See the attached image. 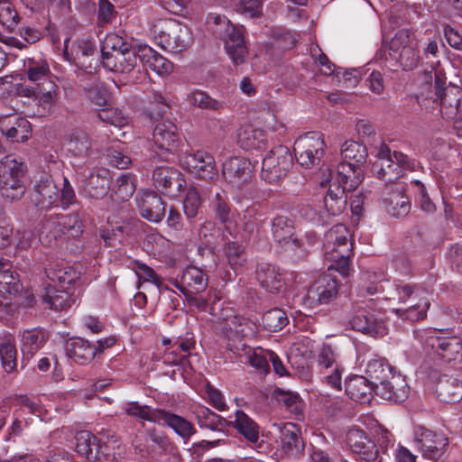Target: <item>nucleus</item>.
Listing matches in <instances>:
<instances>
[{"label":"nucleus","mask_w":462,"mask_h":462,"mask_svg":"<svg viewBox=\"0 0 462 462\" xmlns=\"http://www.w3.org/2000/svg\"><path fill=\"white\" fill-rule=\"evenodd\" d=\"M367 378L375 388V394L383 399L402 402L408 397L409 388L400 374L383 358H373L366 365Z\"/></svg>","instance_id":"f257e3e1"},{"label":"nucleus","mask_w":462,"mask_h":462,"mask_svg":"<svg viewBox=\"0 0 462 462\" xmlns=\"http://www.w3.org/2000/svg\"><path fill=\"white\" fill-rule=\"evenodd\" d=\"M350 232L343 224L331 227L325 235L323 245L325 260L330 262L328 270H336L343 277H348L351 273L350 257L353 252V243Z\"/></svg>","instance_id":"f03ea898"},{"label":"nucleus","mask_w":462,"mask_h":462,"mask_svg":"<svg viewBox=\"0 0 462 462\" xmlns=\"http://www.w3.org/2000/svg\"><path fill=\"white\" fill-rule=\"evenodd\" d=\"M206 23L212 34L224 41L226 51L234 64L244 63L248 51L242 29L234 26L225 15L213 13L208 14Z\"/></svg>","instance_id":"7ed1b4c3"},{"label":"nucleus","mask_w":462,"mask_h":462,"mask_svg":"<svg viewBox=\"0 0 462 462\" xmlns=\"http://www.w3.org/2000/svg\"><path fill=\"white\" fill-rule=\"evenodd\" d=\"M396 297L400 303H410L407 308L393 309L399 319L411 322L426 318L430 303L427 291L416 283L397 282L394 283Z\"/></svg>","instance_id":"20e7f679"},{"label":"nucleus","mask_w":462,"mask_h":462,"mask_svg":"<svg viewBox=\"0 0 462 462\" xmlns=\"http://www.w3.org/2000/svg\"><path fill=\"white\" fill-rule=\"evenodd\" d=\"M154 38L163 50L179 53L192 43L189 27L174 19L159 20L152 26Z\"/></svg>","instance_id":"39448f33"},{"label":"nucleus","mask_w":462,"mask_h":462,"mask_svg":"<svg viewBox=\"0 0 462 462\" xmlns=\"http://www.w3.org/2000/svg\"><path fill=\"white\" fill-rule=\"evenodd\" d=\"M377 160L373 163V174L385 183L393 182L402 175L403 170L411 169L412 165L407 155L391 149L385 143L378 147Z\"/></svg>","instance_id":"423d86ee"},{"label":"nucleus","mask_w":462,"mask_h":462,"mask_svg":"<svg viewBox=\"0 0 462 462\" xmlns=\"http://www.w3.org/2000/svg\"><path fill=\"white\" fill-rule=\"evenodd\" d=\"M272 234L276 243L292 251L306 253L317 243V236L313 232L299 236L293 220L286 216H277L273 219Z\"/></svg>","instance_id":"0eeeda50"},{"label":"nucleus","mask_w":462,"mask_h":462,"mask_svg":"<svg viewBox=\"0 0 462 462\" xmlns=\"http://www.w3.org/2000/svg\"><path fill=\"white\" fill-rule=\"evenodd\" d=\"M24 165L14 155H6L0 160V192L3 198L10 201L19 200L24 195L26 188L23 181Z\"/></svg>","instance_id":"6e6552de"},{"label":"nucleus","mask_w":462,"mask_h":462,"mask_svg":"<svg viewBox=\"0 0 462 462\" xmlns=\"http://www.w3.org/2000/svg\"><path fill=\"white\" fill-rule=\"evenodd\" d=\"M326 144L319 132H309L295 142L293 151L298 162L306 169L318 166L324 155Z\"/></svg>","instance_id":"1a4fd4ad"},{"label":"nucleus","mask_w":462,"mask_h":462,"mask_svg":"<svg viewBox=\"0 0 462 462\" xmlns=\"http://www.w3.org/2000/svg\"><path fill=\"white\" fill-rule=\"evenodd\" d=\"M293 166V157L288 147L278 145L272 149L263 160L262 178L273 183L285 177Z\"/></svg>","instance_id":"9d476101"},{"label":"nucleus","mask_w":462,"mask_h":462,"mask_svg":"<svg viewBox=\"0 0 462 462\" xmlns=\"http://www.w3.org/2000/svg\"><path fill=\"white\" fill-rule=\"evenodd\" d=\"M442 330L430 329L418 337L423 340L425 346L431 349L444 361L454 360L462 351V343L457 337H445Z\"/></svg>","instance_id":"9b49d317"},{"label":"nucleus","mask_w":462,"mask_h":462,"mask_svg":"<svg viewBox=\"0 0 462 462\" xmlns=\"http://www.w3.org/2000/svg\"><path fill=\"white\" fill-rule=\"evenodd\" d=\"M414 442L424 458L437 461L446 452L448 439L443 434L419 426L414 431Z\"/></svg>","instance_id":"f8f14e48"},{"label":"nucleus","mask_w":462,"mask_h":462,"mask_svg":"<svg viewBox=\"0 0 462 462\" xmlns=\"http://www.w3.org/2000/svg\"><path fill=\"white\" fill-rule=\"evenodd\" d=\"M338 288L336 278L329 274L321 275L308 288L304 301L310 308L328 304L337 298Z\"/></svg>","instance_id":"ddd939ff"},{"label":"nucleus","mask_w":462,"mask_h":462,"mask_svg":"<svg viewBox=\"0 0 462 462\" xmlns=\"http://www.w3.org/2000/svg\"><path fill=\"white\" fill-rule=\"evenodd\" d=\"M152 140L154 144L161 151L160 158L167 161L169 155H172L180 144V134L177 125L171 121H162L156 124Z\"/></svg>","instance_id":"4468645a"},{"label":"nucleus","mask_w":462,"mask_h":462,"mask_svg":"<svg viewBox=\"0 0 462 462\" xmlns=\"http://www.w3.org/2000/svg\"><path fill=\"white\" fill-rule=\"evenodd\" d=\"M277 430L275 442L282 454L289 457L298 456L304 448V443L298 426L291 422L274 424Z\"/></svg>","instance_id":"2eb2a0df"},{"label":"nucleus","mask_w":462,"mask_h":462,"mask_svg":"<svg viewBox=\"0 0 462 462\" xmlns=\"http://www.w3.org/2000/svg\"><path fill=\"white\" fill-rule=\"evenodd\" d=\"M182 163L200 179L213 180L217 175L214 157L205 151L187 152L182 157Z\"/></svg>","instance_id":"dca6fc26"},{"label":"nucleus","mask_w":462,"mask_h":462,"mask_svg":"<svg viewBox=\"0 0 462 462\" xmlns=\"http://www.w3.org/2000/svg\"><path fill=\"white\" fill-rule=\"evenodd\" d=\"M232 351L239 359V362L254 368L261 375H266L270 372L269 356L271 351L263 348H254L242 342L233 346Z\"/></svg>","instance_id":"f3484780"},{"label":"nucleus","mask_w":462,"mask_h":462,"mask_svg":"<svg viewBox=\"0 0 462 462\" xmlns=\"http://www.w3.org/2000/svg\"><path fill=\"white\" fill-rule=\"evenodd\" d=\"M76 451L88 461H97L101 457H108V447L101 444L96 436L87 430H82L75 435Z\"/></svg>","instance_id":"a211bd4d"},{"label":"nucleus","mask_w":462,"mask_h":462,"mask_svg":"<svg viewBox=\"0 0 462 462\" xmlns=\"http://www.w3.org/2000/svg\"><path fill=\"white\" fill-rule=\"evenodd\" d=\"M155 187L163 193L175 196L182 187L184 180L174 168L157 166L152 173Z\"/></svg>","instance_id":"6ab92c4d"},{"label":"nucleus","mask_w":462,"mask_h":462,"mask_svg":"<svg viewBox=\"0 0 462 462\" xmlns=\"http://www.w3.org/2000/svg\"><path fill=\"white\" fill-rule=\"evenodd\" d=\"M222 173L227 182L240 187L251 178V163L245 158L232 157L224 162Z\"/></svg>","instance_id":"aec40b11"},{"label":"nucleus","mask_w":462,"mask_h":462,"mask_svg":"<svg viewBox=\"0 0 462 462\" xmlns=\"http://www.w3.org/2000/svg\"><path fill=\"white\" fill-rule=\"evenodd\" d=\"M141 52H132L131 51L125 54L110 53L108 51H102V63L107 69L116 73H130L137 66L140 60Z\"/></svg>","instance_id":"412c9836"},{"label":"nucleus","mask_w":462,"mask_h":462,"mask_svg":"<svg viewBox=\"0 0 462 462\" xmlns=\"http://www.w3.org/2000/svg\"><path fill=\"white\" fill-rule=\"evenodd\" d=\"M140 214L145 219L158 223L165 215V204L153 191H143L138 199Z\"/></svg>","instance_id":"4be33fe9"},{"label":"nucleus","mask_w":462,"mask_h":462,"mask_svg":"<svg viewBox=\"0 0 462 462\" xmlns=\"http://www.w3.org/2000/svg\"><path fill=\"white\" fill-rule=\"evenodd\" d=\"M255 278L260 286L270 293H279L284 285L279 269L268 263L257 264Z\"/></svg>","instance_id":"5701e85b"},{"label":"nucleus","mask_w":462,"mask_h":462,"mask_svg":"<svg viewBox=\"0 0 462 462\" xmlns=\"http://www.w3.org/2000/svg\"><path fill=\"white\" fill-rule=\"evenodd\" d=\"M336 186H340L346 192L355 190L363 181V171L360 166L352 162H342L337 166L334 177Z\"/></svg>","instance_id":"b1692460"},{"label":"nucleus","mask_w":462,"mask_h":462,"mask_svg":"<svg viewBox=\"0 0 462 462\" xmlns=\"http://www.w3.org/2000/svg\"><path fill=\"white\" fill-rule=\"evenodd\" d=\"M447 87V78L441 71L425 72L418 98L420 97L437 103Z\"/></svg>","instance_id":"393cba45"},{"label":"nucleus","mask_w":462,"mask_h":462,"mask_svg":"<svg viewBox=\"0 0 462 462\" xmlns=\"http://www.w3.org/2000/svg\"><path fill=\"white\" fill-rule=\"evenodd\" d=\"M159 415L158 423H162V425L171 429L176 435L184 440V442L189 441L197 432L193 423L180 415L163 409L161 410V413H159Z\"/></svg>","instance_id":"a878e982"},{"label":"nucleus","mask_w":462,"mask_h":462,"mask_svg":"<svg viewBox=\"0 0 462 462\" xmlns=\"http://www.w3.org/2000/svg\"><path fill=\"white\" fill-rule=\"evenodd\" d=\"M36 206L48 209L59 204V189L52 180L45 177L39 180L34 186Z\"/></svg>","instance_id":"bb28decb"},{"label":"nucleus","mask_w":462,"mask_h":462,"mask_svg":"<svg viewBox=\"0 0 462 462\" xmlns=\"http://www.w3.org/2000/svg\"><path fill=\"white\" fill-rule=\"evenodd\" d=\"M350 324L353 329L371 337L383 336L386 333L384 322L369 312L357 313L350 320Z\"/></svg>","instance_id":"cd10ccee"},{"label":"nucleus","mask_w":462,"mask_h":462,"mask_svg":"<svg viewBox=\"0 0 462 462\" xmlns=\"http://www.w3.org/2000/svg\"><path fill=\"white\" fill-rule=\"evenodd\" d=\"M208 286V280L203 272L195 267H187L180 277V280L176 282V287L182 292H202Z\"/></svg>","instance_id":"c85d7f7f"},{"label":"nucleus","mask_w":462,"mask_h":462,"mask_svg":"<svg viewBox=\"0 0 462 462\" xmlns=\"http://www.w3.org/2000/svg\"><path fill=\"white\" fill-rule=\"evenodd\" d=\"M42 298L50 309L56 311L67 310L76 301L68 289L59 290L50 283L44 286Z\"/></svg>","instance_id":"c756f323"},{"label":"nucleus","mask_w":462,"mask_h":462,"mask_svg":"<svg viewBox=\"0 0 462 462\" xmlns=\"http://www.w3.org/2000/svg\"><path fill=\"white\" fill-rule=\"evenodd\" d=\"M210 208L221 224L224 225L225 230L232 235V229L235 226L232 221V210L228 203V198L224 190L215 193L210 199Z\"/></svg>","instance_id":"7c9ffc66"},{"label":"nucleus","mask_w":462,"mask_h":462,"mask_svg":"<svg viewBox=\"0 0 462 462\" xmlns=\"http://www.w3.org/2000/svg\"><path fill=\"white\" fill-rule=\"evenodd\" d=\"M65 349L67 356L80 365L89 363L97 355L96 346L81 337L69 340Z\"/></svg>","instance_id":"2f4dec72"},{"label":"nucleus","mask_w":462,"mask_h":462,"mask_svg":"<svg viewBox=\"0 0 462 462\" xmlns=\"http://www.w3.org/2000/svg\"><path fill=\"white\" fill-rule=\"evenodd\" d=\"M228 426L234 427L244 437L248 445H254L259 440V426L243 411H236L235 420L229 421Z\"/></svg>","instance_id":"473e14b6"},{"label":"nucleus","mask_w":462,"mask_h":462,"mask_svg":"<svg viewBox=\"0 0 462 462\" xmlns=\"http://www.w3.org/2000/svg\"><path fill=\"white\" fill-rule=\"evenodd\" d=\"M462 99V90L455 86H448L437 102L440 106V113L445 119H454L459 110Z\"/></svg>","instance_id":"72a5a7b5"},{"label":"nucleus","mask_w":462,"mask_h":462,"mask_svg":"<svg viewBox=\"0 0 462 462\" xmlns=\"http://www.w3.org/2000/svg\"><path fill=\"white\" fill-rule=\"evenodd\" d=\"M96 53V46L91 41L78 40L74 42L70 52L68 51V46L65 45L64 55L66 59L79 68H88L87 60Z\"/></svg>","instance_id":"f704fd0d"},{"label":"nucleus","mask_w":462,"mask_h":462,"mask_svg":"<svg viewBox=\"0 0 462 462\" xmlns=\"http://www.w3.org/2000/svg\"><path fill=\"white\" fill-rule=\"evenodd\" d=\"M405 186L396 184L395 190L384 199L386 209L394 217H402L408 215L411 209L409 198L404 194Z\"/></svg>","instance_id":"c9c22d12"},{"label":"nucleus","mask_w":462,"mask_h":462,"mask_svg":"<svg viewBox=\"0 0 462 462\" xmlns=\"http://www.w3.org/2000/svg\"><path fill=\"white\" fill-rule=\"evenodd\" d=\"M436 393L443 402H457L462 398V383L455 377L443 375L437 383Z\"/></svg>","instance_id":"e433bc0d"},{"label":"nucleus","mask_w":462,"mask_h":462,"mask_svg":"<svg viewBox=\"0 0 462 462\" xmlns=\"http://www.w3.org/2000/svg\"><path fill=\"white\" fill-rule=\"evenodd\" d=\"M46 333L41 328L25 329L21 334V351L25 359L32 358L46 342Z\"/></svg>","instance_id":"4c0bfd02"},{"label":"nucleus","mask_w":462,"mask_h":462,"mask_svg":"<svg viewBox=\"0 0 462 462\" xmlns=\"http://www.w3.org/2000/svg\"><path fill=\"white\" fill-rule=\"evenodd\" d=\"M64 146L68 152L79 158L88 156L91 151L90 138L87 133L81 130L68 134L65 137Z\"/></svg>","instance_id":"58836bf2"},{"label":"nucleus","mask_w":462,"mask_h":462,"mask_svg":"<svg viewBox=\"0 0 462 462\" xmlns=\"http://www.w3.org/2000/svg\"><path fill=\"white\" fill-rule=\"evenodd\" d=\"M346 394L354 401L366 402L375 388L367 377L355 375L345 383Z\"/></svg>","instance_id":"ea45409f"},{"label":"nucleus","mask_w":462,"mask_h":462,"mask_svg":"<svg viewBox=\"0 0 462 462\" xmlns=\"http://www.w3.org/2000/svg\"><path fill=\"white\" fill-rule=\"evenodd\" d=\"M110 174L106 170L91 173L85 182V191L90 198L103 199L110 189Z\"/></svg>","instance_id":"a19ab883"},{"label":"nucleus","mask_w":462,"mask_h":462,"mask_svg":"<svg viewBox=\"0 0 462 462\" xmlns=\"http://www.w3.org/2000/svg\"><path fill=\"white\" fill-rule=\"evenodd\" d=\"M140 61L158 75H167L172 70V63L150 47L141 51Z\"/></svg>","instance_id":"79ce46f5"},{"label":"nucleus","mask_w":462,"mask_h":462,"mask_svg":"<svg viewBox=\"0 0 462 462\" xmlns=\"http://www.w3.org/2000/svg\"><path fill=\"white\" fill-rule=\"evenodd\" d=\"M198 240L199 243H202V245L211 249H216L227 240V237H226L224 231L215 222L207 220L200 225L198 230Z\"/></svg>","instance_id":"37998d69"},{"label":"nucleus","mask_w":462,"mask_h":462,"mask_svg":"<svg viewBox=\"0 0 462 462\" xmlns=\"http://www.w3.org/2000/svg\"><path fill=\"white\" fill-rule=\"evenodd\" d=\"M0 126L2 132L12 142L26 141L31 132L29 121L22 117L15 118V122L13 124L11 118L7 117L1 122Z\"/></svg>","instance_id":"c03bdc74"},{"label":"nucleus","mask_w":462,"mask_h":462,"mask_svg":"<svg viewBox=\"0 0 462 462\" xmlns=\"http://www.w3.org/2000/svg\"><path fill=\"white\" fill-rule=\"evenodd\" d=\"M265 134L252 125L243 126L237 133V143L244 150L261 149L264 145Z\"/></svg>","instance_id":"a18cd8bd"},{"label":"nucleus","mask_w":462,"mask_h":462,"mask_svg":"<svg viewBox=\"0 0 462 462\" xmlns=\"http://www.w3.org/2000/svg\"><path fill=\"white\" fill-rule=\"evenodd\" d=\"M324 206L330 215L341 214L346 207V191L333 182L324 198Z\"/></svg>","instance_id":"49530a36"},{"label":"nucleus","mask_w":462,"mask_h":462,"mask_svg":"<svg viewBox=\"0 0 462 462\" xmlns=\"http://www.w3.org/2000/svg\"><path fill=\"white\" fill-rule=\"evenodd\" d=\"M57 215L46 217L42 223L39 234V240L46 246H52L63 235Z\"/></svg>","instance_id":"de8ad7c7"},{"label":"nucleus","mask_w":462,"mask_h":462,"mask_svg":"<svg viewBox=\"0 0 462 462\" xmlns=\"http://www.w3.org/2000/svg\"><path fill=\"white\" fill-rule=\"evenodd\" d=\"M0 359L2 367L6 373L15 371L17 366V350L14 337L12 335L5 336L0 342Z\"/></svg>","instance_id":"09e8293b"},{"label":"nucleus","mask_w":462,"mask_h":462,"mask_svg":"<svg viewBox=\"0 0 462 462\" xmlns=\"http://www.w3.org/2000/svg\"><path fill=\"white\" fill-rule=\"evenodd\" d=\"M135 189L134 177L129 173L122 174L114 183L111 198L117 202L128 200L134 193Z\"/></svg>","instance_id":"8fccbe9b"},{"label":"nucleus","mask_w":462,"mask_h":462,"mask_svg":"<svg viewBox=\"0 0 462 462\" xmlns=\"http://www.w3.org/2000/svg\"><path fill=\"white\" fill-rule=\"evenodd\" d=\"M22 290V284L12 271L9 262L0 261V292L15 294Z\"/></svg>","instance_id":"3c124183"},{"label":"nucleus","mask_w":462,"mask_h":462,"mask_svg":"<svg viewBox=\"0 0 462 462\" xmlns=\"http://www.w3.org/2000/svg\"><path fill=\"white\" fill-rule=\"evenodd\" d=\"M343 162H352L355 165L361 166L366 162V147L355 141H346L341 148Z\"/></svg>","instance_id":"603ef678"},{"label":"nucleus","mask_w":462,"mask_h":462,"mask_svg":"<svg viewBox=\"0 0 462 462\" xmlns=\"http://www.w3.org/2000/svg\"><path fill=\"white\" fill-rule=\"evenodd\" d=\"M48 279L52 282H58L62 288L66 284L71 285L79 279L78 273L72 266H56L46 270Z\"/></svg>","instance_id":"864d4df0"},{"label":"nucleus","mask_w":462,"mask_h":462,"mask_svg":"<svg viewBox=\"0 0 462 462\" xmlns=\"http://www.w3.org/2000/svg\"><path fill=\"white\" fill-rule=\"evenodd\" d=\"M186 100L191 106L200 109L218 111L223 108L221 102L211 97L207 92L199 89L187 94Z\"/></svg>","instance_id":"5fc2aeb1"},{"label":"nucleus","mask_w":462,"mask_h":462,"mask_svg":"<svg viewBox=\"0 0 462 462\" xmlns=\"http://www.w3.org/2000/svg\"><path fill=\"white\" fill-rule=\"evenodd\" d=\"M289 320L286 313L278 308L266 311L262 317V324L263 328L270 332H277L282 330Z\"/></svg>","instance_id":"6e6d98bb"},{"label":"nucleus","mask_w":462,"mask_h":462,"mask_svg":"<svg viewBox=\"0 0 462 462\" xmlns=\"http://www.w3.org/2000/svg\"><path fill=\"white\" fill-rule=\"evenodd\" d=\"M162 409H152L147 405H140L136 402L126 404L125 411L129 416L136 417L151 422H159V413Z\"/></svg>","instance_id":"4d7b16f0"},{"label":"nucleus","mask_w":462,"mask_h":462,"mask_svg":"<svg viewBox=\"0 0 462 462\" xmlns=\"http://www.w3.org/2000/svg\"><path fill=\"white\" fill-rule=\"evenodd\" d=\"M50 73L49 65L45 60L36 61L32 59L28 60L26 75L32 82L41 85L47 80Z\"/></svg>","instance_id":"13d9d810"},{"label":"nucleus","mask_w":462,"mask_h":462,"mask_svg":"<svg viewBox=\"0 0 462 462\" xmlns=\"http://www.w3.org/2000/svg\"><path fill=\"white\" fill-rule=\"evenodd\" d=\"M57 89L58 87L53 82L48 80L47 87L41 88L37 96L34 91L28 88L23 91L26 96H35L38 98L39 105L42 106L44 110H49L56 99Z\"/></svg>","instance_id":"bf43d9fd"},{"label":"nucleus","mask_w":462,"mask_h":462,"mask_svg":"<svg viewBox=\"0 0 462 462\" xmlns=\"http://www.w3.org/2000/svg\"><path fill=\"white\" fill-rule=\"evenodd\" d=\"M197 420L201 428H207L212 430L228 424L226 419L204 407L197 411Z\"/></svg>","instance_id":"052dcab7"},{"label":"nucleus","mask_w":462,"mask_h":462,"mask_svg":"<svg viewBox=\"0 0 462 462\" xmlns=\"http://www.w3.org/2000/svg\"><path fill=\"white\" fill-rule=\"evenodd\" d=\"M87 98L95 106L103 107L107 105L109 99L108 90L103 82H96L85 89Z\"/></svg>","instance_id":"680f3d73"},{"label":"nucleus","mask_w":462,"mask_h":462,"mask_svg":"<svg viewBox=\"0 0 462 462\" xmlns=\"http://www.w3.org/2000/svg\"><path fill=\"white\" fill-rule=\"evenodd\" d=\"M146 431L149 442L157 449V456L170 453L172 450L173 445L163 432L157 430L155 428L148 429Z\"/></svg>","instance_id":"e2e57ef3"},{"label":"nucleus","mask_w":462,"mask_h":462,"mask_svg":"<svg viewBox=\"0 0 462 462\" xmlns=\"http://www.w3.org/2000/svg\"><path fill=\"white\" fill-rule=\"evenodd\" d=\"M201 198L199 191L190 187L187 189L183 199V210L187 218H194L200 208Z\"/></svg>","instance_id":"0e129e2a"},{"label":"nucleus","mask_w":462,"mask_h":462,"mask_svg":"<svg viewBox=\"0 0 462 462\" xmlns=\"http://www.w3.org/2000/svg\"><path fill=\"white\" fill-rule=\"evenodd\" d=\"M97 116L101 121L117 127L125 126L128 123L123 112L115 107L103 106L98 110Z\"/></svg>","instance_id":"69168bd1"},{"label":"nucleus","mask_w":462,"mask_h":462,"mask_svg":"<svg viewBox=\"0 0 462 462\" xmlns=\"http://www.w3.org/2000/svg\"><path fill=\"white\" fill-rule=\"evenodd\" d=\"M225 252L229 264L234 269L243 266L246 261L244 247L236 242L228 241L226 244Z\"/></svg>","instance_id":"338daca9"},{"label":"nucleus","mask_w":462,"mask_h":462,"mask_svg":"<svg viewBox=\"0 0 462 462\" xmlns=\"http://www.w3.org/2000/svg\"><path fill=\"white\" fill-rule=\"evenodd\" d=\"M383 451H380L374 441L370 439L357 449L355 453L360 457V458L365 462H383Z\"/></svg>","instance_id":"774afa93"}]
</instances>
